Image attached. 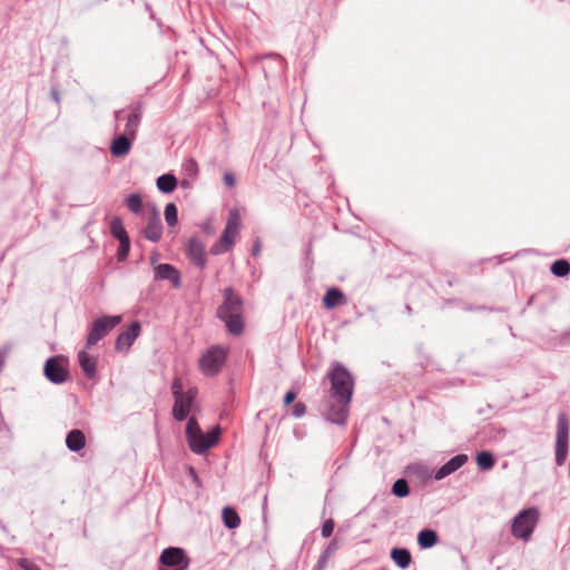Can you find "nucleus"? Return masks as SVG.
<instances>
[{
  "mask_svg": "<svg viewBox=\"0 0 570 570\" xmlns=\"http://www.w3.org/2000/svg\"><path fill=\"white\" fill-rule=\"evenodd\" d=\"M334 527H335V523H334L333 519L326 520L322 525V530H321L322 537H324V538L331 537L333 533Z\"/></svg>",
  "mask_w": 570,
  "mask_h": 570,
  "instance_id": "nucleus-33",
  "label": "nucleus"
},
{
  "mask_svg": "<svg viewBox=\"0 0 570 570\" xmlns=\"http://www.w3.org/2000/svg\"><path fill=\"white\" fill-rule=\"evenodd\" d=\"M129 252H117V259L122 263L127 259Z\"/></svg>",
  "mask_w": 570,
  "mask_h": 570,
  "instance_id": "nucleus-41",
  "label": "nucleus"
},
{
  "mask_svg": "<svg viewBox=\"0 0 570 570\" xmlns=\"http://www.w3.org/2000/svg\"><path fill=\"white\" fill-rule=\"evenodd\" d=\"M551 273L557 277H564L570 273V263L567 259H557L550 267Z\"/></svg>",
  "mask_w": 570,
  "mask_h": 570,
  "instance_id": "nucleus-27",
  "label": "nucleus"
},
{
  "mask_svg": "<svg viewBox=\"0 0 570 570\" xmlns=\"http://www.w3.org/2000/svg\"><path fill=\"white\" fill-rule=\"evenodd\" d=\"M181 186L185 187V188H188L190 185H189V183L187 180L184 179L181 181Z\"/></svg>",
  "mask_w": 570,
  "mask_h": 570,
  "instance_id": "nucleus-46",
  "label": "nucleus"
},
{
  "mask_svg": "<svg viewBox=\"0 0 570 570\" xmlns=\"http://www.w3.org/2000/svg\"><path fill=\"white\" fill-rule=\"evenodd\" d=\"M223 179L225 185L228 187H233L235 185V177L232 173H225Z\"/></svg>",
  "mask_w": 570,
  "mask_h": 570,
  "instance_id": "nucleus-40",
  "label": "nucleus"
},
{
  "mask_svg": "<svg viewBox=\"0 0 570 570\" xmlns=\"http://www.w3.org/2000/svg\"><path fill=\"white\" fill-rule=\"evenodd\" d=\"M224 301L217 308V317L224 322L229 334L239 336L244 332V302L232 288L223 291Z\"/></svg>",
  "mask_w": 570,
  "mask_h": 570,
  "instance_id": "nucleus-2",
  "label": "nucleus"
},
{
  "mask_svg": "<svg viewBox=\"0 0 570 570\" xmlns=\"http://www.w3.org/2000/svg\"><path fill=\"white\" fill-rule=\"evenodd\" d=\"M391 559L401 569H407L412 563V556L405 548H393L391 550Z\"/></svg>",
  "mask_w": 570,
  "mask_h": 570,
  "instance_id": "nucleus-23",
  "label": "nucleus"
},
{
  "mask_svg": "<svg viewBox=\"0 0 570 570\" xmlns=\"http://www.w3.org/2000/svg\"><path fill=\"white\" fill-rule=\"evenodd\" d=\"M183 171L189 178L195 179L199 173L197 161L194 158L185 159L183 163Z\"/></svg>",
  "mask_w": 570,
  "mask_h": 570,
  "instance_id": "nucleus-31",
  "label": "nucleus"
},
{
  "mask_svg": "<svg viewBox=\"0 0 570 570\" xmlns=\"http://www.w3.org/2000/svg\"><path fill=\"white\" fill-rule=\"evenodd\" d=\"M392 493L397 498H405L410 493V487L405 479H399L392 487Z\"/></svg>",
  "mask_w": 570,
  "mask_h": 570,
  "instance_id": "nucleus-30",
  "label": "nucleus"
},
{
  "mask_svg": "<svg viewBox=\"0 0 570 570\" xmlns=\"http://www.w3.org/2000/svg\"><path fill=\"white\" fill-rule=\"evenodd\" d=\"M326 377L331 387L327 395L320 403L318 411L326 421L345 425L350 414L355 380L352 373L337 361L331 364Z\"/></svg>",
  "mask_w": 570,
  "mask_h": 570,
  "instance_id": "nucleus-1",
  "label": "nucleus"
},
{
  "mask_svg": "<svg viewBox=\"0 0 570 570\" xmlns=\"http://www.w3.org/2000/svg\"><path fill=\"white\" fill-rule=\"evenodd\" d=\"M328 560L330 559H327L326 557L321 554L318 557V560H317L316 564L314 566L313 570H325L327 567Z\"/></svg>",
  "mask_w": 570,
  "mask_h": 570,
  "instance_id": "nucleus-38",
  "label": "nucleus"
},
{
  "mask_svg": "<svg viewBox=\"0 0 570 570\" xmlns=\"http://www.w3.org/2000/svg\"><path fill=\"white\" fill-rule=\"evenodd\" d=\"M242 227V218L238 209L234 208L229 210L227 222L225 225V228L223 230V234L219 238L220 245L230 248L235 245L236 239L239 236Z\"/></svg>",
  "mask_w": 570,
  "mask_h": 570,
  "instance_id": "nucleus-9",
  "label": "nucleus"
},
{
  "mask_svg": "<svg viewBox=\"0 0 570 570\" xmlns=\"http://www.w3.org/2000/svg\"><path fill=\"white\" fill-rule=\"evenodd\" d=\"M439 541L436 531L431 529L421 530L417 534V543L421 549H429L434 547Z\"/></svg>",
  "mask_w": 570,
  "mask_h": 570,
  "instance_id": "nucleus-24",
  "label": "nucleus"
},
{
  "mask_svg": "<svg viewBox=\"0 0 570 570\" xmlns=\"http://www.w3.org/2000/svg\"><path fill=\"white\" fill-rule=\"evenodd\" d=\"M142 235L146 239L158 242L163 235V224L159 213L153 208L146 216V226L142 228Z\"/></svg>",
  "mask_w": 570,
  "mask_h": 570,
  "instance_id": "nucleus-13",
  "label": "nucleus"
},
{
  "mask_svg": "<svg viewBox=\"0 0 570 570\" xmlns=\"http://www.w3.org/2000/svg\"><path fill=\"white\" fill-rule=\"evenodd\" d=\"M336 549H337V543L335 540H333L327 544V547L321 554L326 557L327 559H331V557L335 553Z\"/></svg>",
  "mask_w": 570,
  "mask_h": 570,
  "instance_id": "nucleus-37",
  "label": "nucleus"
},
{
  "mask_svg": "<svg viewBox=\"0 0 570 570\" xmlns=\"http://www.w3.org/2000/svg\"><path fill=\"white\" fill-rule=\"evenodd\" d=\"M540 519L535 507L521 510L512 520L511 534L515 539L529 541Z\"/></svg>",
  "mask_w": 570,
  "mask_h": 570,
  "instance_id": "nucleus-4",
  "label": "nucleus"
},
{
  "mask_svg": "<svg viewBox=\"0 0 570 570\" xmlns=\"http://www.w3.org/2000/svg\"><path fill=\"white\" fill-rule=\"evenodd\" d=\"M324 306L328 309L346 303L343 292L336 287L328 288L323 298Z\"/></svg>",
  "mask_w": 570,
  "mask_h": 570,
  "instance_id": "nucleus-22",
  "label": "nucleus"
},
{
  "mask_svg": "<svg viewBox=\"0 0 570 570\" xmlns=\"http://www.w3.org/2000/svg\"><path fill=\"white\" fill-rule=\"evenodd\" d=\"M78 362L85 375L89 380L97 377L98 358L96 356H91L86 351H80L78 353Z\"/></svg>",
  "mask_w": 570,
  "mask_h": 570,
  "instance_id": "nucleus-19",
  "label": "nucleus"
},
{
  "mask_svg": "<svg viewBox=\"0 0 570 570\" xmlns=\"http://www.w3.org/2000/svg\"><path fill=\"white\" fill-rule=\"evenodd\" d=\"M141 325L138 321L132 322L127 328L122 330L116 338L115 350L118 352H128L136 338L140 335Z\"/></svg>",
  "mask_w": 570,
  "mask_h": 570,
  "instance_id": "nucleus-12",
  "label": "nucleus"
},
{
  "mask_svg": "<svg viewBox=\"0 0 570 570\" xmlns=\"http://www.w3.org/2000/svg\"><path fill=\"white\" fill-rule=\"evenodd\" d=\"M188 249H200L198 247V242L196 239H191Z\"/></svg>",
  "mask_w": 570,
  "mask_h": 570,
  "instance_id": "nucleus-44",
  "label": "nucleus"
},
{
  "mask_svg": "<svg viewBox=\"0 0 570 570\" xmlns=\"http://www.w3.org/2000/svg\"><path fill=\"white\" fill-rule=\"evenodd\" d=\"M135 139L136 138L122 134L116 136L110 145L111 155L115 157L126 156L130 151Z\"/></svg>",
  "mask_w": 570,
  "mask_h": 570,
  "instance_id": "nucleus-18",
  "label": "nucleus"
},
{
  "mask_svg": "<svg viewBox=\"0 0 570 570\" xmlns=\"http://www.w3.org/2000/svg\"><path fill=\"white\" fill-rule=\"evenodd\" d=\"M121 323L119 315H105L96 318L89 326L86 347L91 348Z\"/></svg>",
  "mask_w": 570,
  "mask_h": 570,
  "instance_id": "nucleus-6",
  "label": "nucleus"
},
{
  "mask_svg": "<svg viewBox=\"0 0 570 570\" xmlns=\"http://www.w3.org/2000/svg\"><path fill=\"white\" fill-rule=\"evenodd\" d=\"M259 247H261V244H259V242H258V240H256V242L254 243V245H253V248H252V249L257 250V249H259Z\"/></svg>",
  "mask_w": 570,
  "mask_h": 570,
  "instance_id": "nucleus-45",
  "label": "nucleus"
},
{
  "mask_svg": "<svg viewBox=\"0 0 570 570\" xmlns=\"http://www.w3.org/2000/svg\"><path fill=\"white\" fill-rule=\"evenodd\" d=\"M223 521L226 528L236 529L240 524V518L236 510L230 507H225L223 509Z\"/></svg>",
  "mask_w": 570,
  "mask_h": 570,
  "instance_id": "nucleus-26",
  "label": "nucleus"
},
{
  "mask_svg": "<svg viewBox=\"0 0 570 570\" xmlns=\"http://www.w3.org/2000/svg\"><path fill=\"white\" fill-rule=\"evenodd\" d=\"M200 432H203L199 428V424L197 420L191 416L188 419L187 425H186V440L188 443V446L191 452L195 454H204L206 453V446H200L198 444H195V436H200Z\"/></svg>",
  "mask_w": 570,
  "mask_h": 570,
  "instance_id": "nucleus-16",
  "label": "nucleus"
},
{
  "mask_svg": "<svg viewBox=\"0 0 570 570\" xmlns=\"http://www.w3.org/2000/svg\"><path fill=\"white\" fill-rule=\"evenodd\" d=\"M468 462V455L466 454H456L453 458H451L446 463H444L441 468H439L435 473L434 478L435 480H442L445 476L454 473L460 468H462Z\"/></svg>",
  "mask_w": 570,
  "mask_h": 570,
  "instance_id": "nucleus-15",
  "label": "nucleus"
},
{
  "mask_svg": "<svg viewBox=\"0 0 570 570\" xmlns=\"http://www.w3.org/2000/svg\"><path fill=\"white\" fill-rule=\"evenodd\" d=\"M219 436H220V428L215 426L210 431H208L206 434L200 432V436H195L194 440L196 442L195 444H198L204 448L206 446V452H207L210 448L215 446L218 443Z\"/></svg>",
  "mask_w": 570,
  "mask_h": 570,
  "instance_id": "nucleus-20",
  "label": "nucleus"
},
{
  "mask_svg": "<svg viewBox=\"0 0 570 570\" xmlns=\"http://www.w3.org/2000/svg\"><path fill=\"white\" fill-rule=\"evenodd\" d=\"M45 376L55 384H62L68 380L67 361L62 356H52L47 360L43 367Z\"/></svg>",
  "mask_w": 570,
  "mask_h": 570,
  "instance_id": "nucleus-8",
  "label": "nucleus"
},
{
  "mask_svg": "<svg viewBox=\"0 0 570 570\" xmlns=\"http://www.w3.org/2000/svg\"><path fill=\"white\" fill-rule=\"evenodd\" d=\"M171 391L174 399L178 396V394H185L186 391H183V382L180 379H175L171 384Z\"/></svg>",
  "mask_w": 570,
  "mask_h": 570,
  "instance_id": "nucleus-36",
  "label": "nucleus"
},
{
  "mask_svg": "<svg viewBox=\"0 0 570 570\" xmlns=\"http://www.w3.org/2000/svg\"><path fill=\"white\" fill-rule=\"evenodd\" d=\"M476 463L482 470H490L494 466L495 460L491 452L482 451L476 455Z\"/></svg>",
  "mask_w": 570,
  "mask_h": 570,
  "instance_id": "nucleus-28",
  "label": "nucleus"
},
{
  "mask_svg": "<svg viewBox=\"0 0 570 570\" xmlns=\"http://www.w3.org/2000/svg\"><path fill=\"white\" fill-rule=\"evenodd\" d=\"M165 219L168 226H175L178 220V210L174 203H169L165 207Z\"/></svg>",
  "mask_w": 570,
  "mask_h": 570,
  "instance_id": "nucleus-32",
  "label": "nucleus"
},
{
  "mask_svg": "<svg viewBox=\"0 0 570 570\" xmlns=\"http://www.w3.org/2000/svg\"><path fill=\"white\" fill-rule=\"evenodd\" d=\"M264 58H272V59L276 60L281 67L283 66V59L276 53L266 55V56H264Z\"/></svg>",
  "mask_w": 570,
  "mask_h": 570,
  "instance_id": "nucleus-42",
  "label": "nucleus"
},
{
  "mask_svg": "<svg viewBox=\"0 0 570 570\" xmlns=\"http://www.w3.org/2000/svg\"><path fill=\"white\" fill-rule=\"evenodd\" d=\"M155 279L168 281L173 288L181 286V276L179 271L170 264H159L155 267Z\"/></svg>",
  "mask_w": 570,
  "mask_h": 570,
  "instance_id": "nucleus-14",
  "label": "nucleus"
},
{
  "mask_svg": "<svg viewBox=\"0 0 570 570\" xmlns=\"http://www.w3.org/2000/svg\"><path fill=\"white\" fill-rule=\"evenodd\" d=\"M229 347L223 345H213L199 358V370L206 376H216L224 367Z\"/></svg>",
  "mask_w": 570,
  "mask_h": 570,
  "instance_id": "nucleus-5",
  "label": "nucleus"
},
{
  "mask_svg": "<svg viewBox=\"0 0 570 570\" xmlns=\"http://www.w3.org/2000/svg\"><path fill=\"white\" fill-rule=\"evenodd\" d=\"M145 104L140 100L134 101L127 107L115 111V129L120 130L121 122L125 121L122 135L137 137L138 129L144 116Z\"/></svg>",
  "mask_w": 570,
  "mask_h": 570,
  "instance_id": "nucleus-3",
  "label": "nucleus"
},
{
  "mask_svg": "<svg viewBox=\"0 0 570 570\" xmlns=\"http://www.w3.org/2000/svg\"><path fill=\"white\" fill-rule=\"evenodd\" d=\"M51 97L52 99L57 102V104H60V96H59V92L57 89L52 88L51 89Z\"/></svg>",
  "mask_w": 570,
  "mask_h": 570,
  "instance_id": "nucleus-43",
  "label": "nucleus"
},
{
  "mask_svg": "<svg viewBox=\"0 0 570 570\" xmlns=\"http://www.w3.org/2000/svg\"><path fill=\"white\" fill-rule=\"evenodd\" d=\"M190 253L196 254V255H203L205 252L198 250V252H190Z\"/></svg>",
  "mask_w": 570,
  "mask_h": 570,
  "instance_id": "nucleus-47",
  "label": "nucleus"
},
{
  "mask_svg": "<svg viewBox=\"0 0 570 570\" xmlns=\"http://www.w3.org/2000/svg\"><path fill=\"white\" fill-rule=\"evenodd\" d=\"M159 561L163 566L173 568L161 570H187L190 562L185 551L181 548L175 547L165 549L160 554Z\"/></svg>",
  "mask_w": 570,
  "mask_h": 570,
  "instance_id": "nucleus-11",
  "label": "nucleus"
},
{
  "mask_svg": "<svg viewBox=\"0 0 570 570\" xmlns=\"http://www.w3.org/2000/svg\"><path fill=\"white\" fill-rule=\"evenodd\" d=\"M196 396L197 390L191 387L185 394H178L174 399L173 416L176 421L181 422L187 419L195 406Z\"/></svg>",
  "mask_w": 570,
  "mask_h": 570,
  "instance_id": "nucleus-10",
  "label": "nucleus"
},
{
  "mask_svg": "<svg viewBox=\"0 0 570 570\" xmlns=\"http://www.w3.org/2000/svg\"><path fill=\"white\" fill-rule=\"evenodd\" d=\"M111 235L119 240L118 249H130V238L120 217L115 216L109 224Z\"/></svg>",
  "mask_w": 570,
  "mask_h": 570,
  "instance_id": "nucleus-17",
  "label": "nucleus"
},
{
  "mask_svg": "<svg viewBox=\"0 0 570 570\" xmlns=\"http://www.w3.org/2000/svg\"><path fill=\"white\" fill-rule=\"evenodd\" d=\"M306 413V405L303 402H297L292 407V415L296 419L304 416Z\"/></svg>",
  "mask_w": 570,
  "mask_h": 570,
  "instance_id": "nucleus-34",
  "label": "nucleus"
},
{
  "mask_svg": "<svg viewBox=\"0 0 570 570\" xmlns=\"http://www.w3.org/2000/svg\"><path fill=\"white\" fill-rule=\"evenodd\" d=\"M18 564L23 570H41L38 564H36L35 562H32L28 559H20L18 561Z\"/></svg>",
  "mask_w": 570,
  "mask_h": 570,
  "instance_id": "nucleus-35",
  "label": "nucleus"
},
{
  "mask_svg": "<svg viewBox=\"0 0 570 570\" xmlns=\"http://www.w3.org/2000/svg\"><path fill=\"white\" fill-rule=\"evenodd\" d=\"M296 399V392L293 391V390H289L286 392L285 396H284V404L285 405H289L291 403H293Z\"/></svg>",
  "mask_w": 570,
  "mask_h": 570,
  "instance_id": "nucleus-39",
  "label": "nucleus"
},
{
  "mask_svg": "<svg viewBox=\"0 0 570 570\" xmlns=\"http://www.w3.org/2000/svg\"><path fill=\"white\" fill-rule=\"evenodd\" d=\"M66 445L72 452H79L86 445V436L81 430H71L66 436Z\"/></svg>",
  "mask_w": 570,
  "mask_h": 570,
  "instance_id": "nucleus-21",
  "label": "nucleus"
},
{
  "mask_svg": "<svg viewBox=\"0 0 570 570\" xmlns=\"http://www.w3.org/2000/svg\"><path fill=\"white\" fill-rule=\"evenodd\" d=\"M569 419L564 412L558 415L556 434V464L561 466L566 463L569 446Z\"/></svg>",
  "mask_w": 570,
  "mask_h": 570,
  "instance_id": "nucleus-7",
  "label": "nucleus"
},
{
  "mask_svg": "<svg viewBox=\"0 0 570 570\" xmlns=\"http://www.w3.org/2000/svg\"><path fill=\"white\" fill-rule=\"evenodd\" d=\"M157 188L164 193L169 194L177 187V178L173 174H164L157 178Z\"/></svg>",
  "mask_w": 570,
  "mask_h": 570,
  "instance_id": "nucleus-25",
  "label": "nucleus"
},
{
  "mask_svg": "<svg viewBox=\"0 0 570 570\" xmlns=\"http://www.w3.org/2000/svg\"><path fill=\"white\" fill-rule=\"evenodd\" d=\"M125 203L127 205V208L134 214H139L142 209V199L139 194L129 195L125 199Z\"/></svg>",
  "mask_w": 570,
  "mask_h": 570,
  "instance_id": "nucleus-29",
  "label": "nucleus"
}]
</instances>
